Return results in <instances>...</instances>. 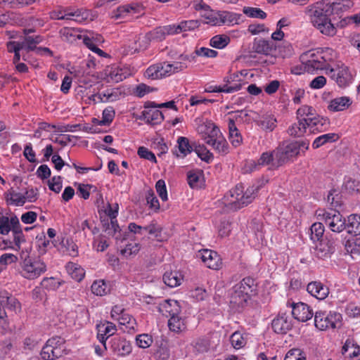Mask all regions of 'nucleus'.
<instances>
[{
	"mask_svg": "<svg viewBox=\"0 0 360 360\" xmlns=\"http://www.w3.org/2000/svg\"><path fill=\"white\" fill-rule=\"evenodd\" d=\"M201 139L216 153L226 155L229 153V146L219 127L212 122L207 121L198 127Z\"/></svg>",
	"mask_w": 360,
	"mask_h": 360,
	"instance_id": "1",
	"label": "nucleus"
},
{
	"mask_svg": "<svg viewBox=\"0 0 360 360\" xmlns=\"http://www.w3.org/2000/svg\"><path fill=\"white\" fill-rule=\"evenodd\" d=\"M257 293V283L252 277H245L232 288L230 296L231 307L236 310L245 307L251 297Z\"/></svg>",
	"mask_w": 360,
	"mask_h": 360,
	"instance_id": "2",
	"label": "nucleus"
},
{
	"mask_svg": "<svg viewBox=\"0 0 360 360\" xmlns=\"http://www.w3.org/2000/svg\"><path fill=\"white\" fill-rule=\"evenodd\" d=\"M259 186L253 185L243 191L242 185H237L229 191L224 198V203L229 210H237L248 205L255 198Z\"/></svg>",
	"mask_w": 360,
	"mask_h": 360,
	"instance_id": "3",
	"label": "nucleus"
},
{
	"mask_svg": "<svg viewBox=\"0 0 360 360\" xmlns=\"http://www.w3.org/2000/svg\"><path fill=\"white\" fill-rule=\"evenodd\" d=\"M20 274L22 277L28 280H34L47 270L46 263L39 257H30L27 252L22 251L20 255Z\"/></svg>",
	"mask_w": 360,
	"mask_h": 360,
	"instance_id": "4",
	"label": "nucleus"
},
{
	"mask_svg": "<svg viewBox=\"0 0 360 360\" xmlns=\"http://www.w3.org/2000/svg\"><path fill=\"white\" fill-rule=\"evenodd\" d=\"M300 61L303 64L304 71L313 74L319 70L327 69L328 59L323 50H310L300 56Z\"/></svg>",
	"mask_w": 360,
	"mask_h": 360,
	"instance_id": "5",
	"label": "nucleus"
},
{
	"mask_svg": "<svg viewBox=\"0 0 360 360\" xmlns=\"http://www.w3.org/2000/svg\"><path fill=\"white\" fill-rule=\"evenodd\" d=\"M342 315L334 311H317L314 314V325L320 330L340 328Z\"/></svg>",
	"mask_w": 360,
	"mask_h": 360,
	"instance_id": "6",
	"label": "nucleus"
},
{
	"mask_svg": "<svg viewBox=\"0 0 360 360\" xmlns=\"http://www.w3.org/2000/svg\"><path fill=\"white\" fill-rule=\"evenodd\" d=\"M333 0H322L306 8V13L313 23L319 22L333 15Z\"/></svg>",
	"mask_w": 360,
	"mask_h": 360,
	"instance_id": "7",
	"label": "nucleus"
},
{
	"mask_svg": "<svg viewBox=\"0 0 360 360\" xmlns=\"http://www.w3.org/2000/svg\"><path fill=\"white\" fill-rule=\"evenodd\" d=\"M321 212L318 216L321 217V219L331 231L340 233L346 229V220L339 211L330 209Z\"/></svg>",
	"mask_w": 360,
	"mask_h": 360,
	"instance_id": "8",
	"label": "nucleus"
},
{
	"mask_svg": "<svg viewBox=\"0 0 360 360\" xmlns=\"http://www.w3.org/2000/svg\"><path fill=\"white\" fill-rule=\"evenodd\" d=\"M65 340L59 336L49 338L41 352L44 360H54L60 357L65 350Z\"/></svg>",
	"mask_w": 360,
	"mask_h": 360,
	"instance_id": "9",
	"label": "nucleus"
},
{
	"mask_svg": "<svg viewBox=\"0 0 360 360\" xmlns=\"http://www.w3.org/2000/svg\"><path fill=\"white\" fill-rule=\"evenodd\" d=\"M299 154V146L296 143L291 142L283 144L276 148V159L277 165H283L290 159Z\"/></svg>",
	"mask_w": 360,
	"mask_h": 360,
	"instance_id": "10",
	"label": "nucleus"
},
{
	"mask_svg": "<svg viewBox=\"0 0 360 360\" xmlns=\"http://www.w3.org/2000/svg\"><path fill=\"white\" fill-rule=\"evenodd\" d=\"M209 269L218 270L222 267V259L215 251L204 249L198 252V255Z\"/></svg>",
	"mask_w": 360,
	"mask_h": 360,
	"instance_id": "11",
	"label": "nucleus"
},
{
	"mask_svg": "<svg viewBox=\"0 0 360 360\" xmlns=\"http://www.w3.org/2000/svg\"><path fill=\"white\" fill-rule=\"evenodd\" d=\"M6 307L16 314L21 311V304L18 299L11 295L8 296L6 292L0 295V318L6 316Z\"/></svg>",
	"mask_w": 360,
	"mask_h": 360,
	"instance_id": "12",
	"label": "nucleus"
},
{
	"mask_svg": "<svg viewBox=\"0 0 360 360\" xmlns=\"http://www.w3.org/2000/svg\"><path fill=\"white\" fill-rule=\"evenodd\" d=\"M237 77H238V75L237 73L230 75L229 77L224 78V82H226L225 84H224L223 86H210L207 91L224 92L227 94H231L238 91L241 89L242 85L240 83H234L229 85V84L236 81Z\"/></svg>",
	"mask_w": 360,
	"mask_h": 360,
	"instance_id": "13",
	"label": "nucleus"
},
{
	"mask_svg": "<svg viewBox=\"0 0 360 360\" xmlns=\"http://www.w3.org/2000/svg\"><path fill=\"white\" fill-rule=\"evenodd\" d=\"M274 331L278 334H285L292 327V319L286 314H280L271 322Z\"/></svg>",
	"mask_w": 360,
	"mask_h": 360,
	"instance_id": "14",
	"label": "nucleus"
},
{
	"mask_svg": "<svg viewBox=\"0 0 360 360\" xmlns=\"http://www.w3.org/2000/svg\"><path fill=\"white\" fill-rule=\"evenodd\" d=\"M292 314L297 321L305 322L313 317L314 313L307 304L299 302L292 304Z\"/></svg>",
	"mask_w": 360,
	"mask_h": 360,
	"instance_id": "15",
	"label": "nucleus"
},
{
	"mask_svg": "<svg viewBox=\"0 0 360 360\" xmlns=\"http://www.w3.org/2000/svg\"><path fill=\"white\" fill-rule=\"evenodd\" d=\"M111 349L117 356H126L131 353V343L126 339L120 337H114L110 340Z\"/></svg>",
	"mask_w": 360,
	"mask_h": 360,
	"instance_id": "16",
	"label": "nucleus"
},
{
	"mask_svg": "<svg viewBox=\"0 0 360 360\" xmlns=\"http://www.w3.org/2000/svg\"><path fill=\"white\" fill-rule=\"evenodd\" d=\"M252 50L258 54L269 56L276 50V45L270 40L255 39L252 44Z\"/></svg>",
	"mask_w": 360,
	"mask_h": 360,
	"instance_id": "17",
	"label": "nucleus"
},
{
	"mask_svg": "<svg viewBox=\"0 0 360 360\" xmlns=\"http://www.w3.org/2000/svg\"><path fill=\"white\" fill-rule=\"evenodd\" d=\"M137 119L154 125L161 123L164 120V116L160 110L153 106L151 108H146Z\"/></svg>",
	"mask_w": 360,
	"mask_h": 360,
	"instance_id": "18",
	"label": "nucleus"
},
{
	"mask_svg": "<svg viewBox=\"0 0 360 360\" xmlns=\"http://www.w3.org/2000/svg\"><path fill=\"white\" fill-rule=\"evenodd\" d=\"M122 95L120 88L108 89L93 96L94 100L98 102H114L119 100Z\"/></svg>",
	"mask_w": 360,
	"mask_h": 360,
	"instance_id": "19",
	"label": "nucleus"
},
{
	"mask_svg": "<svg viewBox=\"0 0 360 360\" xmlns=\"http://www.w3.org/2000/svg\"><path fill=\"white\" fill-rule=\"evenodd\" d=\"M307 291L319 300H324L329 294L328 288L320 281H312L307 285Z\"/></svg>",
	"mask_w": 360,
	"mask_h": 360,
	"instance_id": "20",
	"label": "nucleus"
},
{
	"mask_svg": "<svg viewBox=\"0 0 360 360\" xmlns=\"http://www.w3.org/2000/svg\"><path fill=\"white\" fill-rule=\"evenodd\" d=\"M158 311L163 316L171 317L180 314L181 307L176 300H166L160 303Z\"/></svg>",
	"mask_w": 360,
	"mask_h": 360,
	"instance_id": "21",
	"label": "nucleus"
},
{
	"mask_svg": "<svg viewBox=\"0 0 360 360\" xmlns=\"http://www.w3.org/2000/svg\"><path fill=\"white\" fill-rule=\"evenodd\" d=\"M97 338L100 342H101L106 349V340L112 335L117 330L116 326L114 323L107 321L104 323H101L97 326Z\"/></svg>",
	"mask_w": 360,
	"mask_h": 360,
	"instance_id": "22",
	"label": "nucleus"
},
{
	"mask_svg": "<svg viewBox=\"0 0 360 360\" xmlns=\"http://www.w3.org/2000/svg\"><path fill=\"white\" fill-rule=\"evenodd\" d=\"M254 121L263 131H272L276 127L277 120L275 116L271 113L267 112L258 115Z\"/></svg>",
	"mask_w": 360,
	"mask_h": 360,
	"instance_id": "23",
	"label": "nucleus"
},
{
	"mask_svg": "<svg viewBox=\"0 0 360 360\" xmlns=\"http://www.w3.org/2000/svg\"><path fill=\"white\" fill-rule=\"evenodd\" d=\"M143 11V6L137 3H131L119 6L114 11L113 17L115 19H120L127 16L129 14L141 13Z\"/></svg>",
	"mask_w": 360,
	"mask_h": 360,
	"instance_id": "24",
	"label": "nucleus"
},
{
	"mask_svg": "<svg viewBox=\"0 0 360 360\" xmlns=\"http://www.w3.org/2000/svg\"><path fill=\"white\" fill-rule=\"evenodd\" d=\"M89 17V12L83 9H76L75 11L67 10L64 15L58 16V20H74L82 23L86 20Z\"/></svg>",
	"mask_w": 360,
	"mask_h": 360,
	"instance_id": "25",
	"label": "nucleus"
},
{
	"mask_svg": "<svg viewBox=\"0 0 360 360\" xmlns=\"http://www.w3.org/2000/svg\"><path fill=\"white\" fill-rule=\"evenodd\" d=\"M229 139L231 145L237 148L243 143V137L233 119H228Z\"/></svg>",
	"mask_w": 360,
	"mask_h": 360,
	"instance_id": "26",
	"label": "nucleus"
},
{
	"mask_svg": "<svg viewBox=\"0 0 360 360\" xmlns=\"http://www.w3.org/2000/svg\"><path fill=\"white\" fill-rule=\"evenodd\" d=\"M299 120L302 122L311 124L318 116L316 110L311 106L302 105L297 110Z\"/></svg>",
	"mask_w": 360,
	"mask_h": 360,
	"instance_id": "27",
	"label": "nucleus"
},
{
	"mask_svg": "<svg viewBox=\"0 0 360 360\" xmlns=\"http://www.w3.org/2000/svg\"><path fill=\"white\" fill-rule=\"evenodd\" d=\"M352 104L348 96L337 97L332 99L328 105V109L332 112L342 111L347 109Z\"/></svg>",
	"mask_w": 360,
	"mask_h": 360,
	"instance_id": "28",
	"label": "nucleus"
},
{
	"mask_svg": "<svg viewBox=\"0 0 360 360\" xmlns=\"http://www.w3.org/2000/svg\"><path fill=\"white\" fill-rule=\"evenodd\" d=\"M333 77H335L336 82L340 86L348 85L352 79V74L347 66L339 67L335 71Z\"/></svg>",
	"mask_w": 360,
	"mask_h": 360,
	"instance_id": "29",
	"label": "nucleus"
},
{
	"mask_svg": "<svg viewBox=\"0 0 360 360\" xmlns=\"http://www.w3.org/2000/svg\"><path fill=\"white\" fill-rule=\"evenodd\" d=\"M79 30L71 27H63L59 31V35L62 41L74 43L77 39H82V34H79Z\"/></svg>",
	"mask_w": 360,
	"mask_h": 360,
	"instance_id": "30",
	"label": "nucleus"
},
{
	"mask_svg": "<svg viewBox=\"0 0 360 360\" xmlns=\"http://www.w3.org/2000/svg\"><path fill=\"white\" fill-rule=\"evenodd\" d=\"M313 25L320 31V32L326 36H334L337 32V29L331 22L330 18H326L319 22L313 23Z\"/></svg>",
	"mask_w": 360,
	"mask_h": 360,
	"instance_id": "31",
	"label": "nucleus"
},
{
	"mask_svg": "<svg viewBox=\"0 0 360 360\" xmlns=\"http://www.w3.org/2000/svg\"><path fill=\"white\" fill-rule=\"evenodd\" d=\"M344 193L354 195L360 192V181L351 176H345L342 186Z\"/></svg>",
	"mask_w": 360,
	"mask_h": 360,
	"instance_id": "32",
	"label": "nucleus"
},
{
	"mask_svg": "<svg viewBox=\"0 0 360 360\" xmlns=\"http://www.w3.org/2000/svg\"><path fill=\"white\" fill-rule=\"evenodd\" d=\"M162 280L167 286L174 288L181 285L183 276L177 271H166L163 275Z\"/></svg>",
	"mask_w": 360,
	"mask_h": 360,
	"instance_id": "33",
	"label": "nucleus"
},
{
	"mask_svg": "<svg viewBox=\"0 0 360 360\" xmlns=\"http://www.w3.org/2000/svg\"><path fill=\"white\" fill-rule=\"evenodd\" d=\"M6 200L8 205L23 206L25 203L24 194L15 191L13 188L6 193Z\"/></svg>",
	"mask_w": 360,
	"mask_h": 360,
	"instance_id": "34",
	"label": "nucleus"
},
{
	"mask_svg": "<svg viewBox=\"0 0 360 360\" xmlns=\"http://www.w3.org/2000/svg\"><path fill=\"white\" fill-rule=\"evenodd\" d=\"M334 252V247L332 243L328 241H320L315 249V255L320 259H325Z\"/></svg>",
	"mask_w": 360,
	"mask_h": 360,
	"instance_id": "35",
	"label": "nucleus"
},
{
	"mask_svg": "<svg viewBox=\"0 0 360 360\" xmlns=\"http://www.w3.org/2000/svg\"><path fill=\"white\" fill-rule=\"evenodd\" d=\"M82 40L87 48H91L92 45L98 46L104 41L103 36L92 31H87L82 34Z\"/></svg>",
	"mask_w": 360,
	"mask_h": 360,
	"instance_id": "36",
	"label": "nucleus"
},
{
	"mask_svg": "<svg viewBox=\"0 0 360 360\" xmlns=\"http://www.w3.org/2000/svg\"><path fill=\"white\" fill-rule=\"evenodd\" d=\"M257 160L258 165L261 167L270 166L271 168H278L281 166L276 165V149L271 152H264L262 153L260 158Z\"/></svg>",
	"mask_w": 360,
	"mask_h": 360,
	"instance_id": "37",
	"label": "nucleus"
},
{
	"mask_svg": "<svg viewBox=\"0 0 360 360\" xmlns=\"http://www.w3.org/2000/svg\"><path fill=\"white\" fill-rule=\"evenodd\" d=\"M105 79L108 82H115L122 81L125 76L122 72V70H119L117 67H107L104 71Z\"/></svg>",
	"mask_w": 360,
	"mask_h": 360,
	"instance_id": "38",
	"label": "nucleus"
},
{
	"mask_svg": "<svg viewBox=\"0 0 360 360\" xmlns=\"http://www.w3.org/2000/svg\"><path fill=\"white\" fill-rule=\"evenodd\" d=\"M42 37L39 35L37 36H26L23 40L20 41V46H22V51L24 50L27 53L34 50L37 48V44L41 43Z\"/></svg>",
	"mask_w": 360,
	"mask_h": 360,
	"instance_id": "39",
	"label": "nucleus"
},
{
	"mask_svg": "<svg viewBox=\"0 0 360 360\" xmlns=\"http://www.w3.org/2000/svg\"><path fill=\"white\" fill-rule=\"evenodd\" d=\"M329 125L327 118L318 116L311 124H307L310 133L321 132L326 129Z\"/></svg>",
	"mask_w": 360,
	"mask_h": 360,
	"instance_id": "40",
	"label": "nucleus"
},
{
	"mask_svg": "<svg viewBox=\"0 0 360 360\" xmlns=\"http://www.w3.org/2000/svg\"><path fill=\"white\" fill-rule=\"evenodd\" d=\"M13 241L11 242L10 240H4V243L6 245L4 249L10 248L13 250L18 251L20 249V245L22 243L25 242V236L23 235L22 231L19 230L13 232Z\"/></svg>",
	"mask_w": 360,
	"mask_h": 360,
	"instance_id": "41",
	"label": "nucleus"
},
{
	"mask_svg": "<svg viewBox=\"0 0 360 360\" xmlns=\"http://www.w3.org/2000/svg\"><path fill=\"white\" fill-rule=\"evenodd\" d=\"M144 76L150 79H158L164 77L162 63L150 65L146 70Z\"/></svg>",
	"mask_w": 360,
	"mask_h": 360,
	"instance_id": "42",
	"label": "nucleus"
},
{
	"mask_svg": "<svg viewBox=\"0 0 360 360\" xmlns=\"http://www.w3.org/2000/svg\"><path fill=\"white\" fill-rule=\"evenodd\" d=\"M162 66L163 68V75L165 77L170 76L175 72L181 71L186 68V65H185V64L182 63L181 62H174L173 63L162 62Z\"/></svg>",
	"mask_w": 360,
	"mask_h": 360,
	"instance_id": "43",
	"label": "nucleus"
},
{
	"mask_svg": "<svg viewBox=\"0 0 360 360\" xmlns=\"http://www.w3.org/2000/svg\"><path fill=\"white\" fill-rule=\"evenodd\" d=\"M105 231L108 235L115 238L117 240H124L125 238H121V229L117 224V220H110L104 224Z\"/></svg>",
	"mask_w": 360,
	"mask_h": 360,
	"instance_id": "44",
	"label": "nucleus"
},
{
	"mask_svg": "<svg viewBox=\"0 0 360 360\" xmlns=\"http://www.w3.org/2000/svg\"><path fill=\"white\" fill-rule=\"evenodd\" d=\"M346 229L349 233L360 234V215H349L346 223Z\"/></svg>",
	"mask_w": 360,
	"mask_h": 360,
	"instance_id": "45",
	"label": "nucleus"
},
{
	"mask_svg": "<svg viewBox=\"0 0 360 360\" xmlns=\"http://www.w3.org/2000/svg\"><path fill=\"white\" fill-rule=\"evenodd\" d=\"M342 350L343 354H347L350 358L360 360V347L355 346L351 340H346Z\"/></svg>",
	"mask_w": 360,
	"mask_h": 360,
	"instance_id": "46",
	"label": "nucleus"
},
{
	"mask_svg": "<svg viewBox=\"0 0 360 360\" xmlns=\"http://www.w3.org/2000/svg\"><path fill=\"white\" fill-rule=\"evenodd\" d=\"M339 139V136L337 134L335 133H329L323 134L321 136H318L316 138L312 143V147L314 148H319V147L322 146L323 145L327 143H333Z\"/></svg>",
	"mask_w": 360,
	"mask_h": 360,
	"instance_id": "47",
	"label": "nucleus"
},
{
	"mask_svg": "<svg viewBox=\"0 0 360 360\" xmlns=\"http://www.w3.org/2000/svg\"><path fill=\"white\" fill-rule=\"evenodd\" d=\"M219 17V22L228 25L238 24L241 14H238L229 11H222L218 14Z\"/></svg>",
	"mask_w": 360,
	"mask_h": 360,
	"instance_id": "48",
	"label": "nucleus"
},
{
	"mask_svg": "<svg viewBox=\"0 0 360 360\" xmlns=\"http://www.w3.org/2000/svg\"><path fill=\"white\" fill-rule=\"evenodd\" d=\"M91 292L97 296H103L110 292V288L104 280L95 281L91 285Z\"/></svg>",
	"mask_w": 360,
	"mask_h": 360,
	"instance_id": "49",
	"label": "nucleus"
},
{
	"mask_svg": "<svg viewBox=\"0 0 360 360\" xmlns=\"http://www.w3.org/2000/svg\"><path fill=\"white\" fill-rule=\"evenodd\" d=\"M197 155L203 161L209 163L214 159L213 154L204 145L194 142V150Z\"/></svg>",
	"mask_w": 360,
	"mask_h": 360,
	"instance_id": "50",
	"label": "nucleus"
},
{
	"mask_svg": "<svg viewBox=\"0 0 360 360\" xmlns=\"http://www.w3.org/2000/svg\"><path fill=\"white\" fill-rule=\"evenodd\" d=\"M178 148L181 155L184 157L190 154L194 150V143L191 144L186 137L180 136L177 139Z\"/></svg>",
	"mask_w": 360,
	"mask_h": 360,
	"instance_id": "51",
	"label": "nucleus"
},
{
	"mask_svg": "<svg viewBox=\"0 0 360 360\" xmlns=\"http://www.w3.org/2000/svg\"><path fill=\"white\" fill-rule=\"evenodd\" d=\"M168 327L170 330L179 333L186 328L184 320L179 315L169 317L168 320Z\"/></svg>",
	"mask_w": 360,
	"mask_h": 360,
	"instance_id": "52",
	"label": "nucleus"
},
{
	"mask_svg": "<svg viewBox=\"0 0 360 360\" xmlns=\"http://www.w3.org/2000/svg\"><path fill=\"white\" fill-rule=\"evenodd\" d=\"M117 321L120 325L125 326L128 333L135 330L136 326V320L130 314L127 313V311L119 317Z\"/></svg>",
	"mask_w": 360,
	"mask_h": 360,
	"instance_id": "53",
	"label": "nucleus"
},
{
	"mask_svg": "<svg viewBox=\"0 0 360 360\" xmlns=\"http://www.w3.org/2000/svg\"><path fill=\"white\" fill-rule=\"evenodd\" d=\"M307 123L302 122L298 119L297 123L292 124L288 129V132L290 136H301L307 132Z\"/></svg>",
	"mask_w": 360,
	"mask_h": 360,
	"instance_id": "54",
	"label": "nucleus"
},
{
	"mask_svg": "<svg viewBox=\"0 0 360 360\" xmlns=\"http://www.w3.org/2000/svg\"><path fill=\"white\" fill-rule=\"evenodd\" d=\"M66 269L72 278L77 281H82L84 276V269L73 262L68 263Z\"/></svg>",
	"mask_w": 360,
	"mask_h": 360,
	"instance_id": "55",
	"label": "nucleus"
},
{
	"mask_svg": "<svg viewBox=\"0 0 360 360\" xmlns=\"http://www.w3.org/2000/svg\"><path fill=\"white\" fill-rule=\"evenodd\" d=\"M230 42V38L226 35H215L210 40V45L215 49L225 48Z\"/></svg>",
	"mask_w": 360,
	"mask_h": 360,
	"instance_id": "56",
	"label": "nucleus"
},
{
	"mask_svg": "<svg viewBox=\"0 0 360 360\" xmlns=\"http://www.w3.org/2000/svg\"><path fill=\"white\" fill-rule=\"evenodd\" d=\"M353 6L354 3L352 0H342L341 1H333V13L339 15L351 8Z\"/></svg>",
	"mask_w": 360,
	"mask_h": 360,
	"instance_id": "57",
	"label": "nucleus"
},
{
	"mask_svg": "<svg viewBox=\"0 0 360 360\" xmlns=\"http://www.w3.org/2000/svg\"><path fill=\"white\" fill-rule=\"evenodd\" d=\"M324 233V226L321 222H315L311 226V239L319 241Z\"/></svg>",
	"mask_w": 360,
	"mask_h": 360,
	"instance_id": "58",
	"label": "nucleus"
},
{
	"mask_svg": "<svg viewBox=\"0 0 360 360\" xmlns=\"http://www.w3.org/2000/svg\"><path fill=\"white\" fill-rule=\"evenodd\" d=\"M194 24L193 22H182L179 25H169L163 26V29L166 32L167 35L175 34L181 32V31H186V25L187 24Z\"/></svg>",
	"mask_w": 360,
	"mask_h": 360,
	"instance_id": "59",
	"label": "nucleus"
},
{
	"mask_svg": "<svg viewBox=\"0 0 360 360\" xmlns=\"http://www.w3.org/2000/svg\"><path fill=\"white\" fill-rule=\"evenodd\" d=\"M243 11L250 18L264 19L266 17V13L259 8L244 7Z\"/></svg>",
	"mask_w": 360,
	"mask_h": 360,
	"instance_id": "60",
	"label": "nucleus"
},
{
	"mask_svg": "<svg viewBox=\"0 0 360 360\" xmlns=\"http://www.w3.org/2000/svg\"><path fill=\"white\" fill-rule=\"evenodd\" d=\"M147 205L151 210L158 212L160 210V203L153 190H148L146 195Z\"/></svg>",
	"mask_w": 360,
	"mask_h": 360,
	"instance_id": "61",
	"label": "nucleus"
},
{
	"mask_svg": "<svg viewBox=\"0 0 360 360\" xmlns=\"http://www.w3.org/2000/svg\"><path fill=\"white\" fill-rule=\"evenodd\" d=\"M18 262V257L11 253H5L0 257V272L12 263Z\"/></svg>",
	"mask_w": 360,
	"mask_h": 360,
	"instance_id": "62",
	"label": "nucleus"
},
{
	"mask_svg": "<svg viewBox=\"0 0 360 360\" xmlns=\"http://www.w3.org/2000/svg\"><path fill=\"white\" fill-rule=\"evenodd\" d=\"M115 115V112L112 106H108L105 108L102 114V120H101V125H107L110 124Z\"/></svg>",
	"mask_w": 360,
	"mask_h": 360,
	"instance_id": "63",
	"label": "nucleus"
},
{
	"mask_svg": "<svg viewBox=\"0 0 360 360\" xmlns=\"http://www.w3.org/2000/svg\"><path fill=\"white\" fill-rule=\"evenodd\" d=\"M284 360H306V356L300 349L295 348L287 352Z\"/></svg>",
	"mask_w": 360,
	"mask_h": 360,
	"instance_id": "64",
	"label": "nucleus"
}]
</instances>
